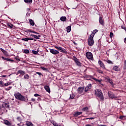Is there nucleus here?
Returning <instances> with one entry per match:
<instances>
[{"label":"nucleus","mask_w":126,"mask_h":126,"mask_svg":"<svg viewBox=\"0 0 126 126\" xmlns=\"http://www.w3.org/2000/svg\"><path fill=\"white\" fill-rule=\"evenodd\" d=\"M17 72L18 74H21V75H24V74H25V71L21 70H18Z\"/></svg>","instance_id":"nucleus-24"},{"label":"nucleus","mask_w":126,"mask_h":126,"mask_svg":"<svg viewBox=\"0 0 126 126\" xmlns=\"http://www.w3.org/2000/svg\"><path fill=\"white\" fill-rule=\"evenodd\" d=\"M84 91V88H83V87H79L77 89V91L78 93H79V94H82Z\"/></svg>","instance_id":"nucleus-18"},{"label":"nucleus","mask_w":126,"mask_h":126,"mask_svg":"<svg viewBox=\"0 0 126 126\" xmlns=\"http://www.w3.org/2000/svg\"><path fill=\"white\" fill-rule=\"evenodd\" d=\"M67 33H69L71 31V26H69L66 28Z\"/></svg>","instance_id":"nucleus-25"},{"label":"nucleus","mask_w":126,"mask_h":126,"mask_svg":"<svg viewBox=\"0 0 126 126\" xmlns=\"http://www.w3.org/2000/svg\"><path fill=\"white\" fill-rule=\"evenodd\" d=\"M124 66H126V60L124 62Z\"/></svg>","instance_id":"nucleus-57"},{"label":"nucleus","mask_w":126,"mask_h":126,"mask_svg":"<svg viewBox=\"0 0 126 126\" xmlns=\"http://www.w3.org/2000/svg\"><path fill=\"white\" fill-rule=\"evenodd\" d=\"M36 74H38V75H39V76H40L41 75H42L43 76V75L41 73L39 72H36Z\"/></svg>","instance_id":"nucleus-45"},{"label":"nucleus","mask_w":126,"mask_h":126,"mask_svg":"<svg viewBox=\"0 0 126 126\" xmlns=\"http://www.w3.org/2000/svg\"><path fill=\"white\" fill-rule=\"evenodd\" d=\"M7 86V83L3 84L2 81H0V87H4Z\"/></svg>","instance_id":"nucleus-22"},{"label":"nucleus","mask_w":126,"mask_h":126,"mask_svg":"<svg viewBox=\"0 0 126 126\" xmlns=\"http://www.w3.org/2000/svg\"><path fill=\"white\" fill-rule=\"evenodd\" d=\"M29 22L32 26H34V25H35V23L34 22V21L33 20L30 19Z\"/></svg>","instance_id":"nucleus-27"},{"label":"nucleus","mask_w":126,"mask_h":126,"mask_svg":"<svg viewBox=\"0 0 126 126\" xmlns=\"http://www.w3.org/2000/svg\"><path fill=\"white\" fill-rule=\"evenodd\" d=\"M12 88V87H9L8 88H6L5 90H6V91H9V90H10V89Z\"/></svg>","instance_id":"nucleus-44"},{"label":"nucleus","mask_w":126,"mask_h":126,"mask_svg":"<svg viewBox=\"0 0 126 126\" xmlns=\"http://www.w3.org/2000/svg\"><path fill=\"white\" fill-rule=\"evenodd\" d=\"M11 84H12V82H9L7 83V86H8V85H11Z\"/></svg>","instance_id":"nucleus-48"},{"label":"nucleus","mask_w":126,"mask_h":126,"mask_svg":"<svg viewBox=\"0 0 126 126\" xmlns=\"http://www.w3.org/2000/svg\"><path fill=\"white\" fill-rule=\"evenodd\" d=\"M5 108H7L8 109H9V105L7 104V103H5L4 104Z\"/></svg>","instance_id":"nucleus-42"},{"label":"nucleus","mask_w":126,"mask_h":126,"mask_svg":"<svg viewBox=\"0 0 126 126\" xmlns=\"http://www.w3.org/2000/svg\"><path fill=\"white\" fill-rule=\"evenodd\" d=\"M82 114V112H76L74 114V117H77L78 116H80Z\"/></svg>","instance_id":"nucleus-23"},{"label":"nucleus","mask_w":126,"mask_h":126,"mask_svg":"<svg viewBox=\"0 0 126 126\" xmlns=\"http://www.w3.org/2000/svg\"><path fill=\"white\" fill-rule=\"evenodd\" d=\"M97 32H98V30H94L93 31V32L92 33L95 35V34H96V33H97Z\"/></svg>","instance_id":"nucleus-40"},{"label":"nucleus","mask_w":126,"mask_h":126,"mask_svg":"<svg viewBox=\"0 0 126 126\" xmlns=\"http://www.w3.org/2000/svg\"><path fill=\"white\" fill-rule=\"evenodd\" d=\"M34 97H39V96H40V95L38 94H34Z\"/></svg>","instance_id":"nucleus-47"},{"label":"nucleus","mask_w":126,"mask_h":126,"mask_svg":"<svg viewBox=\"0 0 126 126\" xmlns=\"http://www.w3.org/2000/svg\"><path fill=\"white\" fill-rule=\"evenodd\" d=\"M3 124H4V125L7 126H11V123H10V122L6 120H3Z\"/></svg>","instance_id":"nucleus-13"},{"label":"nucleus","mask_w":126,"mask_h":126,"mask_svg":"<svg viewBox=\"0 0 126 126\" xmlns=\"http://www.w3.org/2000/svg\"><path fill=\"white\" fill-rule=\"evenodd\" d=\"M14 96L16 99L19 100V101H22V102H28V98L27 97L22 95L20 93H15Z\"/></svg>","instance_id":"nucleus-1"},{"label":"nucleus","mask_w":126,"mask_h":126,"mask_svg":"<svg viewBox=\"0 0 126 126\" xmlns=\"http://www.w3.org/2000/svg\"><path fill=\"white\" fill-rule=\"evenodd\" d=\"M124 118H126V116H120V117H119V119L120 120H122V119H124Z\"/></svg>","instance_id":"nucleus-46"},{"label":"nucleus","mask_w":126,"mask_h":126,"mask_svg":"<svg viewBox=\"0 0 126 126\" xmlns=\"http://www.w3.org/2000/svg\"><path fill=\"white\" fill-rule=\"evenodd\" d=\"M31 37H33V38L35 37V35L34 34H30Z\"/></svg>","instance_id":"nucleus-55"},{"label":"nucleus","mask_w":126,"mask_h":126,"mask_svg":"<svg viewBox=\"0 0 126 126\" xmlns=\"http://www.w3.org/2000/svg\"><path fill=\"white\" fill-rule=\"evenodd\" d=\"M41 69H42V70H47V68H45L44 67H41Z\"/></svg>","instance_id":"nucleus-51"},{"label":"nucleus","mask_w":126,"mask_h":126,"mask_svg":"<svg viewBox=\"0 0 126 126\" xmlns=\"http://www.w3.org/2000/svg\"><path fill=\"white\" fill-rule=\"evenodd\" d=\"M75 97V95L73 94H70V99H74Z\"/></svg>","instance_id":"nucleus-35"},{"label":"nucleus","mask_w":126,"mask_h":126,"mask_svg":"<svg viewBox=\"0 0 126 126\" xmlns=\"http://www.w3.org/2000/svg\"><path fill=\"white\" fill-rule=\"evenodd\" d=\"M121 27H122V29H124V30H125L126 29V26H122Z\"/></svg>","instance_id":"nucleus-53"},{"label":"nucleus","mask_w":126,"mask_h":126,"mask_svg":"<svg viewBox=\"0 0 126 126\" xmlns=\"http://www.w3.org/2000/svg\"><path fill=\"white\" fill-rule=\"evenodd\" d=\"M60 20L64 22V21H66V17L65 16H62L60 18Z\"/></svg>","instance_id":"nucleus-26"},{"label":"nucleus","mask_w":126,"mask_h":126,"mask_svg":"<svg viewBox=\"0 0 126 126\" xmlns=\"http://www.w3.org/2000/svg\"><path fill=\"white\" fill-rule=\"evenodd\" d=\"M40 37H41V35H34V39H40Z\"/></svg>","instance_id":"nucleus-36"},{"label":"nucleus","mask_w":126,"mask_h":126,"mask_svg":"<svg viewBox=\"0 0 126 126\" xmlns=\"http://www.w3.org/2000/svg\"><path fill=\"white\" fill-rule=\"evenodd\" d=\"M96 71L97 72H98V73H101V74H103L104 73V72H103V71L99 68H97L96 69Z\"/></svg>","instance_id":"nucleus-30"},{"label":"nucleus","mask_w":126,"mask_h":126,"mask_svg":"<svg viewBox=\"0 0 126 126\" xmlns=\"http://www.w3.org/2000/svg\"><path fill=\"white\" fill-rule=\"evenodd\" d=\"M106 62L108 63L113 64V62L112 61H111L110 60H107Z\"/></svg>","instance_id":"nucleus-41"},{"label":"nucleus","mask_w":126,"mask_h":126,"mask_svg":"<svg viewBox=\"0 0 126 126\" xmlns=\"http://www.w3.org/2000/svg\"><path fill=\"white\" fill-rule=\"evenodd\" d=\"M24 78L25 79H29V78H30V76H29V75L27 74L24 76Z\"/></svg>","instance_id":"nucleus-31"},{"label":"nucleus","mask_w":126,"mask_h":126,"mask_svg":"<svg viewBox=\"0 0 126 126\" xmlns=\"http://www.w3.org/2000/svg\"><path fill=\"white\" fill-rule=\"evenodd\" d=\"M113 69V70H115V71H121V68H120V66H114Z\"/></svg>","instance_id":"nucleus-14"},{"label":"nucleus","mask_w":126,"mask_h":126,"mask_svg":"<svg viewBox=\"0 0 126 126\" xmlns=\"http://www.w3.org/2000/svg\"><path fill=\"white\" fill-rule=\"evenodd\" d=\"M1 77H2V78L6 77V75H2V76H1Z\"/></svg>","instance_id":"nucleus-56"},{"label":"nucleus","mask_w":126,"mask_h":126,"mask_svg":"<svg viewBox=\"0 0 126 126\" xmlns=\"http://www.w3.org/2000/svg\"><path fill=\"white\" fill-rule=\"evenodd\" d=\"M37 100H38V101H41V97H38Z\"/></svg>","instance_id":"nucleus-58"},{"label":"nucleus","mask_w":126,"mask_h":126,"mask_svg":"<svg viewBox=\"0 0 126 126\" xmlns=\"http://www.w3.org/2000/svg\"><path fill=\"white\" fill-rule=\"evenodd\" d=\"M95 95L97 96L101 101H104V95L103 93L100 89H96L95 90Z\"/></svg>","instance_id":"nucleus-2"},{"label":"nucleus","mask_w":126,"mask_h":126,"mask_svg":"<svg viewBox=\"0 0 126 126\" xmlns=\"http://www.w3.org/2000/svg\"><path fill=\"white\" fill-rule=\"evenodd\" d=\"M123 68H124V69H126V66L124 65Z\"/></svg>","instance_id":"nucleus-62"},{"label":"nucleus","mask_w":126,"mask_h":126,"mask_svg":"<svg viewBox=\"0 0 126 126\" xmlns=\"http://www.w3.org/2000/svg\"><path fill=\"white\" fill-rule=\"evenodd\" d=\"M86 57L88 60H91V61H93L94 60L93 54L90 52H88L86 53Z\"/></svg>","instance_id":"nucleus-5"},{"label":"nucleus","mask_w":126,"mask_h":126,"mask_svg":"<svg viewBox=\"0 0 126 126\" xmlns=\"http://www.w3.org/2000/svg\"><path fill=\"white\" fill-rule=\"evenodd\" d=\"M22 41H25V42H28V41H29V40H31L32 41H36L35 39H34V38H22L21 39Z\"/></svg>","instance_id":"nucleus-15"},{"label":"nucleus","mask_w":126,"mask_h":126,"mask_svg":"<svg viewBox=\"0 0 126 126\" xmlns=\"http://www.w3.org/2000/svg\"><path fill=\"white\" fill-rule=\"evenodd\" d=\"M88 45L91 46H93L94 45V39L93 38H88Z\"/></svg>","instance_id":"nucleus-8"},{"label":"nucleus","mask_w":126,"mask_h":126,"mask_svg":"<svg viewBox=\"0 0 126 126\" xmlns=\"http://www.w3.org/2000/svg\"><path fill=\"white\" fill-rule=\"evenodd\" d=\"M17 126H21V125H20V124H17Z\"/></svg>","instance_id":"nucleus-63"},{"label":"nucleus","mask_w":126,"mask_h":126,"mask_svg":"<svg viewBox=\"0 0 126 126\" xmlns=\"http://www.w3.org/2000/svg\"><path fill=\"white\" fill-rule=\"evenodd\" d=\"M124 43L126 44V37L124 39Z\"/></svg>","instance_id":"nucleus-59"},{"label":"nucleus","mask_w":126,"mask_h":126,"mask_svg":"<svg viewBox=\"0 0 126 126\" xmlns=\"http://www.w3.org/2000/svg\"><path fill=\"white\" fill-rule=\"evenodd\" d=\"M92 88V84H89L87 87L85 88V92H87L88 91H89L90 89Z\"/></svg>","instance_id":"nucleus-9"},{"label":"nucleus","mask_w":126,"mask_h":126,"mask_svg":"<svg viewBox=\"0 0 126 126\" xmlns=\"http://www.w3.org/2000/svg\"><path fill=\"white\" fill-rule=\"evenodd\" d=\"M27 32H29L30 33H32V31L31 30H28Z\"/></svg>","instance_id":"nucleus-52"},{"label":"nucleus","mask_w":126,"mask_h":126,"mask_svg":"<svg viewBox=\"0 0 126 126\" xmlns=\"http://www.w3.org/2000/svg\"><path fill=\"white\" fill-rule=\"evenodd\" d=\"M87 78H89V80H90V78H91L92 79L94 80V81H96V82H101L102 81V80H98L97 79H96V78H94L93 76L91 75L88 76Z\"/></svg>","instance_id":"nucleus-7"},{"label":"nucleus","mask_w":126,"mask_h":126,"mask_svg":"<svg viewBox=\"0 0 126 126\" xmlns=\"http://www.w3.org/2000/svg\"><path fill=\"white\" fill-rule=\"evenodd\" d=\"M85 126H91V125H89V124H87V125H86Z\"/></svg>","instance_id":"nucleus-61"},{"label":"nucleus","mask_w":126,"mask_h":126,"mask_svg":"<svg viewBox=\"0 0 126 126\" xmlns=\"http://www.w3.org/2000/svg\"><path fill=\"white\" fill-rule=\"evenodd\" d=\"M31 101H32V102H35V101H36V99L33 98H31Z\"/></svg>","instance_id":"nucleus-49"},{"label":"nucleus","mask_w":126,"mask_h":126,"mask_svg":"<svg viewBox=\"0 0 126 126\" xmlns=\"http://www.w3.org/2000/svg\"><path fill=\"white\" fill-rule=\"evenodd\" d=\"M44 88L47 92H48V93H50L51 92V90H50V87L49 86L46 85L44 86Z\"/></svg>","instance_id":"nucleus-19"},{"label":"nucleus","mask_w":126,"mask_h":126,"mask_svg":"<svg viewBox=\"0 0 126 126\" xmlns=\"http://www.w3.org/2000/svg\"><path fill=\"white\" fill-rule=\"evenodd\" d=\"M94 36H95V34L94 33H92L90 35V37L89 38L90 39H94Z\"/></svg>","instance_id":"nucleus-37"},{"label":"nucleus","mask_w":126,"mask_h":126,"mask_svg":"<svg viewBox=\"0 0 126 126\" xmlns=\"http://www.w3.org/2000/svg\"><path fill=\"white\" fill-rule=\"evenodd\" d=\"M74 61L75 63H76L77 65H78V66H81V63L78 61V59L76 58L75 57H74Z\"/></svg>","instance_id":"nucleus-12"},{"label":"nucleus","mask_w":126,"mask_h":126,"mask_svg":"<svg viewBox=\"0 0 126 126\" xmlns=\"http://www.w3.org/2000/svg\"><path fill=\"white\" fill-rule=\"evenodd\" d=\"M51 124H52L54 126H58V124L54 121H51Z\"/></svg>","instance_id":"nucleus-34"},{"label":"nucleus","mask_w":126,"mask_h":126,"mask_svg":"<svg viewBox=\"0 0 126 126\" xmlns=\"http://www.w3.org/2000/svg\"><path fill=\"white\" fill-rule=\"evenodd\" d=\"M17 120H18V121H21V118H20V117H17Z\"/></svg>","instance_id":"nucleus-54"},{"label":"nucleus","mask_w":126,"mask_h":126,"mask_svg":"<svg viewBox=\"0 0 126 126\" xmlns=\"http://www.w3.org/2000/svg\"><path fill=\"white\" fill-rule=\"evenodd\" d=\"M26 126H34V125L32 124V122L30 121H26Z\"/></svg>","instance_id":"nucleus-21"},{"label":"nucleus","mask_w":126,"mask_h":126,"mask_svg":"<svg viewBox=\"0 0 126 126\" xmlns=\"http://www.w3.org/2000/svg\"><path fill=\"white\" fill-rule=\"evenodd\" d=\"M107 80L108 81V82H109V83H110V84H111L112 87H114V83L113 82V80L110 79L109 77H108L107 78Z\"/></svg>","instance_id":"nucleus-20"},{"label":"nucleus","mask_w":126,"mask_h":126,"mask_svg":"<svg viewBox=\"0 0 126 126\" xmlns=\"http://www.w3.org/2000/svg\"><path fill=\"white\" fill-rule=\"evenodd\" d=\"M26 3H31L32 2V0H24Z\"/></svg>","instance_id":"nucleus-32"},{"label":"nucleus","mask_w":126,"mask_h":126,"mask_svg":"<svg viewBox=\"0 0 126 126\" xmlns=\"http://www.w3.org/2000/svg\"><path fill=\"white\" fill-rule=\"evenodd\" d=\"M108 97H109L112 100H113V99H115L116 100V99L118 98V96L115 95L114 93L111 91L108 92Z\"/></svg>","instance_id":"nucleus-4"},{"label":"nucleus","mask_w":126,"mask_h":126,"mask_svg":"<svg viewBox=\"0 0 126 126\" xmlns=\"http://www.w3.org/2000/svg\"><path fill=\"white\" fill-rule=\"evenodd\" d=\"M0 51L3 53V54L6 57H8V53H7V51L4 50L2 48H0Z\"/></svg>","instance_id":"nucleus-17"},{"label":"nucleus","mask_w":126,"mask_h":126,"mask_svg":"<svg viewBox=\"0 0 126 126\" xmlns=\"http://www.w3.org/2000/svg\"><path fill=\"white\" fill-rule=\"evenodd\" d=\"M110 38L111 39H112L113 38V36H114V33H113L112 32H110Z\"/></svg>","instance_id":"nucleus-43"},{"label":"nucleus","mask_w":126,"mask_h":126,"mask_svg":"<svg viewBox=\"0 0 126 126\" xmlns=\"http://www.w3.org/2000/svg\"><path fill=\"white\" fill-rule=\"evenodd\" d=\"M50 53H51V54H53V55H58V54H60L59 51L55 49H50Z\"/></svg>","instance_id":"nucleus-11"},{"label":"nucleus","mask_w":126,"mask_h":126,"mask_svg":"<svg viewBox=\"0 0 126 126\" xmlns=\"http://www.w3.org/2000/svg\"><path fill=\"white\" fill-rule=\"evenodd\" d=\"M34 34H36V35H39V33L37 32H35L34 33Z\"/></svg>","instance_id":"nucleus-60"},{"label":"nucleus","mask_w":126,"mask_h":126,"mask_svg":"<svg viewBox=\"0 0 126 126\" xmlns=\"http://www.w3.org/2000/svg\"><path fill=\"white\" fill-rule=\"evenodd\" d=\"M32 53L33 54V55H37V54H38V52L35 50H32Z\"/></svg>","instance_id":"nucleus-39"},{"label":"nucleus","mask_w":126,"mask_h":126,"mask_svg":"<svg viewBox=\"0 0 126 126\" xmlns=\"http://www.w3.org/2000/svg\"><path fill=\"white\" fill-rule=\"evenodd\" d=\"M35 32H35V31H32V33H34L35 34Z\"/></svg>","instance_id":"nucleus-64"},{"label":"nucleus","mask_w":126,"mask_h":126,"mask_svg":"<svg viewBox=\"0 0 126 126\" xmlns=\"http://www.w3.org/2000/svg\"><path fill=\"white\" fill-rule=\"evenodd\" d=\"M94 119H95V118H94V117H91V118H85L83 120L85 121V120H94Z\"/></svg>","instance_id":"nucleus-38"},{"label":"nucleus","mask_w":126,"mask_h":126,"mask_svg":"<svg viewBox=\"0 0 126 126\" xmlns=\"http://www.w3.org/2000/svg\"><path fill=\"white\" fill-rule=\"evenodd\" d=\"M89 108L88 107H85L82 109V112H88Z\"/></svg>","instance_id":"nucleus-28"},{"label":"nucleus","mask_w":126,"mask_h":126,"mask_svg":"<svg viewBox=\"0 0 126 126\" xmlns=\"http://www.w3.org/2000/svg\"><path fill=\"white\" fill-rule=\"evenodd\" d=\"M98 64H99L100 67H101L103 69H106V67L105 66V64H104L103 63V62H102L100 60L98 61Z\"/></svg>","instance_id":"nucleus-10"},{"label":"nucleus","mask_w":126,"mask_h":126,"mask_svg":"<svg viewBox=\"0 0 126 126\" xmlns=\"http://www.w3.org/2000/svg\"><path fill=\"white\" fill-rule=\"evenodd\" d=\"M1 59H2V60H3L4 61H6L7 62H11V63H14V60L8 58H5L3 56L1 57Z\"/></svg>","instance_id":"nucleus-16"},{"label":"nucleus","mask_w":126,"mask_h":126,"mask_svg":"<svg viewBox=\"0 0 126 126\" xmlns=\"http://www.w3.org/2000/svg\"><path fill=\"white\" fill-rule=\"evenodd\" d=\"M99 23H100V24L102 25V26H104L105 25V21H104V18L103 17V15H102L101 16H99Z\"/></svg>","instance_id":"nucleus-6"},{"label":"nucleus","mask_w":126,"mask_h":126,"mask_svg":"<svg viewBox=\"0 0 126 126\" xmlns=\"http://www.w3.org/2000/svg\"><path fill=\"white\" fill-rule=\"evenodd\" d=\"M6 25H7V26H8V27L9 28L12 29V27H13V25H12V24H11L10 23H7Z\"/></svg>","instance_id":"nucleus-29"},{"label":"nucleus","mask_w":126,"mask_h":126,"mask_svg":"<svg viewBox=\"0 0 126 126\" xmlns=\"http://www.w3.org/2000/svg\"><path fill=\"white\" fill-rule=\"evenodd\" d=\"M55 48H56L57 50H58L59 52H61V53H63V54L67 55V51H66V50H65L64 48L59 46H55Z\"/></svg>","instance_id":"nucleus-3"},{"label":"nucleus","mask_w":126,"mask_h":126,"mask_svg":"<svg viewBox=\"0 0 126 126\" xmlns=\"http://www.w3.org/2000/svg\"><path fill=\"white\" fill-rule=\"evenodd\" d=\"M15 60L18 61V62H20V59L18 58L17 57H15Z\"/></svg>","instance_id":"nucleus-50"},{"label":"nucleus","mask_w":126,"mask_h":126,"mask_svg":"<svg viewBox=\"0 0 126 126\" xmlns=\"http://www.w3.org/2000/svg\"><path fill=\"white\" fill-rule=\"evenodd\" d=\"M23 53L25 54H29L30 53V51H29V50L28 49H25L24 50Z\"/></svg>","instance_id":"nucleus-33"}]
</instances>
